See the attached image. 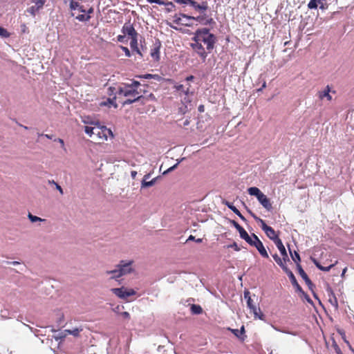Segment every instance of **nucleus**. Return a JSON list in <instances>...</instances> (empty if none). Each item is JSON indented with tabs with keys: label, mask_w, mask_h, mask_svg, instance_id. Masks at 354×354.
I'll list each match as a JSON object with an SVG mask.
<instances>
[{
	"label": "nucleus",
	"mask_w": 354,
	"mask_h": 354,
	"mask_svg": "<svg viewBox=\"0 0 354 354\" xmlns=\"http://www.w3.org/2000/svg\"><path fill=\"white\" fill-rule=\"evenodd\" d=\"M313 261L314 264L316 266V267H317L318 269H319V270H320V268H322V265L318 262V261H317V260H316V259H313Z\"/></svg>",
	"instance_id": "obj_57"
},
{
	"label": "nucleus",
	"mask_w": 354,
	"mask_h": 354,
	"mask_svg": "<svg viewBox=\"0 0 354 354\" xmlns=\"http://www.w3.org/2000/svg\"><path fill=\"white\" fill-rule=\"evenodd\" d=\"M302 293V295L304 296V298L306 299V301L310 303V304H313V301L311 300V299L309 297V296L308 295H306L303 290L302 292H301Z\"/></svg>",
	"instance_id": "obj_53"
},
{
	"label": "nucleus",
	"mask_w": 354,
	"mask_h": 354,
	"mask_svg": "<svg viewBox=\"0 0 354 354\" xmlns=\"http://www.w3.org/2000/svg\"><path fill=\"white\" fill-rule=\"evenodd\" d=\"M229 248H234L235 250L236 251H239L240 250V248L238 246V245L236 244V243L234 242L232 245H229L228 246Z\"/></svg>",
	"instance_id": "obj_55"
},
{
	"label": "nucleus",
	"mask_w": 354,
	"mask_h": 354,
	"mask_svg": "<svg viewBox=\"0 0 354 354\" xmlns=\"http://www.w3.org/2000/svg\"><path fill=\"white\" fill-rule=\"evenodd\" d=\"M161 5L165 6V11L167 12H171L175 10V5L171 1H164V3H162Z\"/></svg>",
	"instance_id": "obj_31"
},
{
	"label": "nucleus",
	"mask_w": 354,
	"mask_h": 354,
	"mask_svg": "<svg viewBox=\"0 0 354 354\" xmlns=\"http://www.w3.org/2000/svg\"><path fill=\"white\" fill-rule=\"evenodd\" d=\"M9 36H10V34L7 31V30L0 26V37H1L3 38H6V37H8Z\"/></svg>",
	"instance_id": "obj_41"
},
{
	"label": "nucleus",
	"mask_w": 354,
	"mask_h": 354,
	"mask_svg": "<svg viewBox=\"0 0 354 354\" xmlns=\"http://www.w3.org/2000/svg\"><path fill=\"white\" fill-rule=\"evenodd\" d=\"M130 46L131 48L136 51V53L142 56L141 52L138 47V36L131 38Z\"/></svg>",
	"instance_id": "obj_28"
},
{
	"label": "nucleus",
	"mask_w": 354,
	"mask_h": 354,
	"mask_svg": "<svg viewBox=\"0 0 354 354\" xmlns=\"http://www.w3.org/2000/svg\"><path fill=\"white\" fill-rule=\"evenodd\" d=\"M289 251H290V256L292 259V260L297 264V263H299L300 261H301V259H300V256L299 254H298L297 252L295 251L294 253L292 252V251L290 250V249L289 248Z\"/></svg>",
	"instance_id": "obj_37"
},
{
	"label": "nucleus",
	"mask_w": 354,
	"mask_h": 354,
	"mask_svg": "<svg viewBox=\"0 0 354 354\" xmlns=\"http://www.w3.org/2000/svg\"><path fill=\"white\" fill-rule=\"evenodd\" d=\"M113 138L111 129L104 126H95L93 140L96 142H103L108 140V138Z\"/></svg>",
	"instance_id": "obj_4"
},
{
	"label": "nucleus",
	"mask_w": 354,
	"mask_h": 354,
	"mask_svg": "<svg viewBox=\"0 0 354 354\" xmlns=\"http://www.w3.org/2000/svg\"><path fill=\"white\" fill-rule=\"evenodd\" d=\"M142 90L134 88L129 86L128 84H121L118 88L117 93L120 95L128 97L124 102L123 104H131L135 102L140 101L142 99L141 95Z\"/></svg>",
	"instance_id": "obj_2"
},
{
	"label": "nucleus",
	"mask_w": 354,
	"mask_h": 354,
	"mask_svg": "<svg viewBox=\"0 0 354 354\" xmlns=\"http://www.w3.org/2000/svg\"><path fill=\"white\" fill-rule=\"evenodd\" d=\"M248 212L252 215V216L257 221L260 222L261 223V228L266 234L267 236L272 240L274 243H276V241L277 240H281L278 235L276 234L274 229L266 224L263 220L261 218L257 217L254 213H252L250 210H248Z\"/></svg>",
	"instance_id": "obj_5"
},
{
	"label": "nucleus",
	"mask_w": 354,
	"mask_h": 354,
	"mask_svg": "<svg viewBox=\"0 0 354 354\" xmlns=\"http://www.w3.org/2000/svg\"><path fill=\"white\" fill-rule=\"evenodd\" d=\"M180 16H182L183 18H185L186 19H194V20L198 21L201 22L202 24L204 22V19H205L204 17H203V16H198L197 17H194L189 16V15L183 14V13H180Z\"/></svg>",
	"instance_id": "obj_33"
},
{
	"label": "nucleus",
	"mask_w": 354,
	"mask_h": 354,
	"mask_svg": "<svg viewBox=\"0 0 354 354\" xmlns=\"http://www.w3.org/2000/svg\"><path fill=\"white\" fill-rule=\"evenodd\" d=\"M273 259L276 261V263L283 269V270L286 272V270H289L288 267L285 265V262L282 259H281L277 254L272 255Z\"/></svg>",
	"instance_id": "obj_23"
},
{
	"label": "nucleus",
	"mask_w": 354,
	"mask_h": 354,
	"mask_svg": "<svg viewBox=\"0 0 354 354\" xmlns=\"http://www.w3.org/2000/svg\"><path fill=\"white\" fill-rule=\"evenodd\" d=\"M54 141H55V142H56V141H57V142H58L60 144L61 147H62L64 149H65L64 140H62V138H55V139H54Z\"/></svg>",
	"instance_id": "obj_51"
},
{
	"label": "nucleus",
	"mask_w": 354,
	"mask_h": 354,
	"mask_svg": "<svg viewBox=\"0 0 354 354\" xmlns=\"http://www.w3.org/2000/svg\"><path fill=\"white\" fill-rule=\"evenodd\" d=\"M313 261L314 264L316 266V267H317L318 269H319V270H320V268H322V265L318 262V261H317V260H316V259H313Z\"/></svg>",
	"instance_id": "obj_56"
},
{
	"label": "nucleus",
	"mask_w": 354,
	"mask_h": 354,
	"mask_svg": "<svg viewBox=\"0 0 354 354\" xmlns=\"http://www.w3.org/2000/svg\"><path fill=\"white\" fill-rule=\"evenodd\" d=\"M324 0H317V6L319 5V8L322 10H324L326 8L325 5L324 4Z\"/></svg>",
	"instance_id": "obj_47"
},
{
	"label": "nucleus",
	"mask_w": 354,
	"mask_h": 354,
	"mask_svg": "<svg viewBox=\"0 0 354 354\" xmlns=\"http://www.w3.org/2000/svg\"><path fill=\"white\" fill-rule=\"evenodd\" d=\"M187 241H195L196 243H201L202 239H196L195 237L193 235H190L189 238L187 239Z\"/></svg>",
	"instance_id": "obj_48"
},
{
	"label": "nucleus",
	"mask_w": 354,
	"mask_h": 354,
	"mask_svg": "<svg viewBox=\"0 0 354 354\" xmlns=\"http://www.w3.org/2000/svg\"><path fill=\"white\" fill-rule=\"evenodd\" d=\"M122 32L124 35H128L131 38L138 36V33L133 28V25L130 23H126L122 27Z\"/></svg>",
	"instance_id": "obj_12"
},
{
	"label": "nucleus",
	"mask_w": 354,
	"mask_h": 354,
	"mask_svg": "<svg viewBox=\"0 0 354 354\" xmlns=\"http://www.w3.org/2000/svg\"><path fill=\"white\" fill-rule=\"evenodd\" d=\"M138 77L140 78H145V79H155L158 80L160 78L158 75H152V74H145L143 75H139Z\"/></svg>",
	"instance_id": "obj_40"
},
{
	"label": "nucleus",
	"mask_w": 354,
	"mask_h": 354,
	"mask_svg": "<svg viewBox=\"0 0 354 354\" xmlns=\"http://www.w3.org/2000/svg\"><path fill=\"white\" fill-rule=\"evenodd\" d=\"M67 336L66 330L59 332L53 335V338L56 341H62Z\"/></svg>",
	"instance_id": "obj_34"
},
{
	"label": "nucleus",
	"mask_w": 354,
	"mask_h": 354,
	"mask_svg": "<svg viewBox=\"0 0 354 354\" xmlns=\"http://www.w3.org/2000/svg\"><path fill=\"white\" fill-rule=\"evenodd\" d=\"M151 56L156 60L160 59V45L151 49Z\"/></svg>",
	"instance_id": "obj_30"
},
{
	"label": "nucleus",
	"mask_w": 354,
	"mask_h": 354,
	"mask_svg": "<svg viewBox=\"0 0 354 354\" xmlns=\"http://www.w3.org/2000/svg\"><path fill=\"white\" fill-rule=\"evenodd\" d=\"M106 274L108 275L111 274V279H116L122 277L120 274V270L118 268H117V266H115V268L114 270H107L106 272Z\"/></svg>",
	"instance_id": "obj_29"
},
{
	"label": "nucleus",
	"mask_w": 354,
	"mask_h": 354,
	"mask_svg": "<svg viewBox=\"0 0 354 354\" xmlns=\"http://www.w3.org/2000/svg\"><path fill=\"white\" fill-rule=\"evenodd\" d=\"M94 12V9L93 7H90L88 8H86V10H85V12L84 15H90L91 14H92L93 12Z\"/></svg>",
	"instance_id": "obj_50"
},
{
	"label": "nucleus",
	"mask_w": 354,
	"mask_h": 354,
	"mask_svg": "<svg viewBox=\"0 0 354 354\" xmlns=\"http://www.w3.org/2000/svg\"><path fill=\"white\" fill-rule=\"evenodd\" d=\"M330 91V87L328 86H327L324 91L319 92V97L321 100L326 97V98H327L328 100H329V101L331 100L332 97L329 94Z\"/></svg>",
	"instance_id": "obj_24"
},
{
	"label": "nucleus",
	"mask_w": 354,
	"mask_h": 354,
	"mask_svg": "<svg viewBox=\"0 0 354 354\" xmlns=\"http://www.w3.org/2000/svg\"><path fill=\"white\" fill-rule=\"evenodd\" d=\"M317 6V0H310L308 4V8L309 9H315Z\"/></svg>",
	"instance_id": "obj_42"
},
{
	"label": "nucleus",
	"mask_w": 354,
	"mask_h": 354,
	"mask_svg": "<svg viewBox=\"0 0 354 354\" xmlns=\"http://www.w3.org/2000/svg\"><path fill=\"white\" fill-rule=\"evenodd\" d=\"M212 24H214V21L212 18H209L207 19H205L204 22L203 23V25H210Z\"/></svg>",
	"instance_id": "obj_46"
},
{
	"label": "nucleus",
	"mask_w": 354,
	"mask_h": 354,
	"mask_svg": "<svg viewBox=\"0 0 354 354\" xmlns=\"http://www.w3.org/2000/svg\"><path fill=\"white\" fill-rule=\"evenodd\" d=\"M129 86L133 87L134 88L138 89V87L140 86V84L138 81H133L131 84H128Z\"/></svg>",
	"instance_id": "obj_45"
},
{
	"label": "nucleus",
	"mask_w": 354,
	"mask_h": 354,
	"mask_svg": "<svg viewBox=\"0 0 354 354\" xmlns=\"http://www.w3.org/2000/svg\"><path fill=\"white\" fill-rule=\"evenodd\" d=\"M230 331L239 339L243 341L245 339V336L243 335L245 333V328L243 326L240 330L238 329H231L230 328Z\"/></svg>",
	"instance_id": "obj_22"
},
{
	"label": "nucleus",
	"mask_w": 354,
	"mask_h": 354,
	"mask_svg": "<svg viewBox=\"0 0 354 354\" xmlns=\"http://www.w3.org/2000/svg\"><path fill=\"white\" fill-rule=\"evenodd\" d=\"M297 270H298L299 274H300L301 278L305 281V282L308 286V287L310 288H312V287L313 286V284L299 263H297Z\"/></svg>",
	"instance_id": "obj_15"
},
{
	"label": "nucleus",
	"mask_w": 354,
	"mask_h": 354,
	"mask_svg": "<svg viewBox=\"0 0 354 354\" xmlns=\"http://www.w3.org/2000/svg\"><path fill=\"white\" fill-rule=\"evenodd\" d=\"M142 99H141V103L142 104H145L146 102V101H149V100H155V96L152 93H150L149 95H147V96H143L142 95Z\"/></svg>",
	"instance_id": "obj_39"
},
{
	"label": "nucleus",
	"mask_w": 354,
	"mask_h": 354,
	"mask_svg": "<svg viewBox=\"0 0 354 354\" xmlns=\"http://www.w3.org/2000/svg\"><path fill=\"white\" fill-rule=\"evenodd\" d=\"M53 185H55V187L56 189L60 192L61 194H64V192H63V189L61 187L60 185H59L57 183L55 182H53Z\"/></svg>",
	"instance_id": "obj_54"
},
{
	"label": "nucleus",
	"mask_w": 354,
	"mask_h": 354,
	"mask_svg": "<svg viewBox=\"0 0 354 354\" xmlns=\"http://www.w3.org/2000/svg\"><path fill=\"white\" fill-rule=\"evenodd\" d=\"M94 130H95V127H88V126H86L85 129H84L85 133L93 139L94 138Z\"/></svg>",
	"instance_id": "obj_38"
},
{
	"label": "nucleus",
	"mask_w": 354,
	"mask_h": 354,
	"mask_svg": "<svg viewBox=\"0 0 354 354\" xmlns=\"http://www.w3.org/2000/svg\"><path fill=\"white\" fill-rule=\"evenodd\" d=\"M240 237L244 239L249 245H252L254 243V239L253 234L250 236L245 230H242V232L239 234Z\"/></svg>",
	"instance_id": "obj_19"
},
{
	"label": "nucleus",
	"mask_w": 354,
	"mask_h": 354,
	"mask_svg": "<svg viewBox=\"0 0 354 354\" xmlns=\"http://www.w3.org/2000/svg\"><path fill=\"white\" fill-rule=\"evenodd\" d=\"M121 315L124 317V318H126V319H129L130 318V315L128 312H123L121 313Z\"/></svg>",
	"instance_id": "obj_59"
},
{
	"label": "nucleus",
	"mask_w": 354,
	"mask_h": 354,
	"mask_svg": "<svg viewBox=\"0 0 354 354\" xmlns=\"http://www.w3.org/2000/svg\"><path fill=\"white\" fill-rule=\"evenodd\" d=\"M46 0H34V6L29 7L27 9V12L30 13L32 16L35 17L36 13L43 8Z\"/></svg>",
	"instance_id": "obj_10"
},
{
	"label": "nucleus",
	"mask_w": 354,
	"mask_h": 354,
	"mask_svg": "<svg viewBox=\"0 0 354 354\" xmlns=\"http://www.w3.org/2000/svg\"><path fill=\"white\" fill-rule=\"evenodd\" d=\"M337 261H336L335 263H333L328 266H326V267L322 266V268H320V270H322L324 272H328L333 266H335V264H337Z\"/></svg>",
	"instance_id": "obj_44"
},
{
	"label": "nucleus",
	"mask_w": 354,
	"mask_h": 354,
	"mask_svg": "<svg viewBox=\"0 0 354 354\" xmlns=\"http://www.w3.org/2000/svg\"><path fill=\"white\" fill-rule=\"evenodd\" d=\"M189 5L200 11H205L208 8L207 2H203L201 4H198L196 1L191 0Z\"/></svg>",
	"instance_id": "obj_21"
},
{
	"label": "nucleus",
	"mask_w": 354,
	"mask_h": 354,
	"mask_svg": "<svg viewBox=\"0 0 354 354\" xmlns=\"http://www.w3.org/2000/svg\"><path fill=\"white\" fill-rule=\"evenodd\" d=\"M286 273L288 276L292 286L296 288L297 291L302 292V288L297 283V279H296L294 274L292 273V272L290 270H286Z\"/></svg>",
	"instance_id": "obj_16"
},
{
	"label": "nucleus",
	"mask_w": 354,
	"mask_h": 354,
	"mask_svg": "<svg viewBox=\"0 0 354 354\" xmlns=\"http://www.w3.org/2000/svg\"><path fill=\"white\" fill-rule=\"evenodd\" d=\"M136 175H137V171H132L131 172V176L132 178H136Z\"/></svg>",
	"instance_id": "obj_64"
},
{
	"label": "nucleus",
	"mask_w": 354,
	"mask_h": 354,
	"mask_svg": "<svg viewBox=\"0 0 354 354\" xmlns=\"http://www.w3.org/2000/svg\"><path fill=\"white\" fill-rule=\"evenodd\" d=\"M335 351H336L337 354H342L341 351H340V348L336 344H335Z\"/></svg>",
	"instance_id": "obj_63"
},
{
	"label": "nucleus",
	"mask_w": 354,
	"mask_h": 354,
	"mask_svg": "<svg viewBox=\"0 0 354 354\" xmlns=\"http://www.w3.org/2000/svg\"><path fill=\"white\" fill-rule=\"evenodd\" d=\"M225 205L229 208L234 213H235L237 216H239V218L243 220V221H245V217L241 214V213L239 211V209L235 207L231 203L228 202V201H226L225 203Z\"/></svg>",
	"instance_id": "obj_25"
},
{
	"label": "nucleus",
	"mask_w": 354,
	"mask_h": 354,
	"mask_svg": "<svg viewBox=\"0 0 354 354\" xmlns=\"http://www.w3.org/2000/svg\"><path fill=\"white\" fill-rule=\"evenodd\" d=\"M192 40L193 41L190 44L192 48L205 61L207 54L214 48L217 38L215 35L210 32L209 29L201 28L194 32Z\"/></svg>",
	"instance_id": "obj_1"
},
{
	"label": "nucleus",
	"mask_w": 354,
	"mask_h": 354,
	"mask_svg": "<svg viewBox=\"0 0 354 354\" xmlns=\"http://www.w3.org/2000/svg\"><path fill=\"white\" fill-rule=\"evenodd\" d=\"M124 39H125V35H119L118 37V40L120 42H123Z\"/></svg>",
	"instance_id": "obj_61"
},
{
	"label": "nucleus",
	"mask_w": 354,
	"mask_h": 354,
	"mask_svg": "<svg viewBox=\"0 0 354 354\" xmlns=\"http://www.w3.org/2000/svg\"><path fill=\"white\" fill-rule=\"evenodd\" d=\"M190 310L192 314L200 315L203 312V309L199 305L192 304L190 307Z\"/></svg>",
	"instance_id": "obj_32"
},
{
	"label": "nucleus",
	"mask_w": 354,
	"mask_h": 354,
	"mask_svg": "<svg viewBox=\"0 0 354 354\" xmlns=\"http://www.w3.org/2000/svg\"><path fill=\"white\" fill-rule=\"evenodd\" d=\"M276 330H278V331H280V332H282V333H288V334H290V335H295L296 334L295 333H292V332H286L285 330H280V329H278L277 328L274 327V326H272Z\"/></svg>",
	"instance_id": "obj_58"
},
{
	"label": "nucleus",
	"mask_w": 354,
	"mask_h": 354,
	"mask_svg": "<svg viewBox=\"0 0 354 354\" xmlns=\"http://www.w3.org/2000/svg\"><path fill=\"white\" fill-rule=\"evenodd\" d=\"M28 218L32 223H36V222H43L45 221L44 219L38 217L37 216L32 215L31 213H28Z\"/></svg>",
	"instance_id": "obj_36"
},
{
	"label": "nucleus",
	"mask_w": 354,
	"mask_h": 354,
	"mask_svg": "<svg viewBox=\"0 0 354 354\" xmlns=\"http://www.w3.org/2000/svg\"><path fill=\"white\" fill-rule=\"evenodd\" d=\"M111 291L118 297L122 299H127L129 297L133 296L136 294V291L134 290L128 289L124 287L112 288L111 289Z\"/></svg>",
	"instance_id": "obj_6"
},
{
	"label": "nucleus",
	"mask_w": 354,
	"mask_h": 354,
	"mask_svg": "<svg viewBox=\"0 0 354 354\" xmlns=\"http://www.w3.org/2000/svg\"><path fill=\"white\" fill-rule=\"evenodd\" d=\"M39 136H44L48 139H53V136L48 134L38 133Z\"/></svg>",
	"instance_id": "obj_60"
},
{
	"label": "nucleus",
	"mask_w": 354,
	"mask_h": 354,
	"mask_svg": "<svg viewBox=\"0 0 354 354\" xmlns=\"http://www.w3.org/2000/svg\"><path fill=\"white\" fill-rule=\"evenodd\" d=\"M248 192L250 195L256 196L257 199L263 194L261 190L256 187L248 188Z\"/></svg>",
	"instance_id": "obj_27"
},
{
	"label": "nucleus",
	"mask_w": 354,
	"mask_h": 354,
	"mask_svg": "<svg viewBox=\"0 0 354 354\" xmlns=\"http://www.w3.org/2000/svg\"><path fill=\"white\" fill-rule=\"evenodd\" d=\"M276 246L277 247L278 250H279L283 259L284 261H289V258L287 254V252L286 250V248L284 245H283V243L281 240H277L275 243Z\"/></svg>",
	"instance_id": "obj_14"
},
{
	"label": "nucleus",
	"mask_w": 354,
	"mask_h": 354,
	"mask_svg": "<svg viewBox=\"0 0 354 354\" xmlns=\"http://www.w3.org/2000/svg\"><path fill=\"white\" fill-rule=\"evenodd\" d=\"M151 176V174L149 173V174H147L144 176L142 181H141V185H140V189H145V188H147V187H152L153 186L156 181H157V179H158V177L156 178H153L152 180H149V178Z\"/></svg>",
	"instance_id": "obj_11"
},
{
	"label": "nucleus",
	"mask_w": 354,
	"mask_h": 354,
	"mask_svg": "<svg viewBox=\"0 0 354 354\" xmlns=\"http://www.w3.org/2000/svg\"><path fill=\"white\" fill-rule=\"evenodd\" d=\"M147 1L150 3H157L159 5L164 3V1H162V0H147Z\"/></svg>",
	"instance_id": "obj_52"
},
{
	"label": "nucleus",
	"mask_w": 354,
	"mask_h": 354,
	"mask_svg": "<svg viewBox=\"0 0 354 354\" xmlns=\"http://www.w3.org/2000/svg\"><path fill=\"white\" fill-rule=\"evenodd\" d=\"M133 263V261L122 260L120 261V263L117 265V268H119L122 277L131 273L133 271L132 266Z\"/></svg>",
	"instance_id": "obj_7"
},
{
	"label": "nucleus",
	"mask_w": 354,
	"mask_h": 354,
	"mask_svg": "<svg viewBox=\"0 0 354 354\" xmlns=\"http://www.w3.org/2000/svg\"><path fill=\"white\" fill-rule=\"evenodd\" d=\"M122 49L124 52L125 55L127 57H131V53H130L129 50L128 49V48L122 46Z\"/></svg>",
	"instance_id": "obj_49"
},
{
	"label": "nucleus",
	"mask_w": 354,
	"mask_h": 354,
	"mask_svg": "<svg viewBox=\"0 0 354 354\" xmlns=\"http://www.w3.org/2000/svg\"><path fill=\"white\" fill-rule=\"evenodd\" d=\"M259 202L261 204V205L268 210H270L272 209V204L270 201V199L267 198V196L263 194L260 196L259 198H258Z\"/></svg>",
	"instance_id": "obj_17"
},
{
	"label": "nucleus",
	"mask_w": 354,
	"mask_h": 354,
	"mask_svg": "<svg viewBox=\"0 0 354 354\" xmlns=\"http://www.w3.org/2000/svg\"><path fill=\"white\" fill-rule=\"evenodd\" d=\"M232 224L233 226L237 230V231L241 233L242 232V230H244L237 222L235 221H231Z\"/></svg>",
	"instance_id": "obj_43"
},
{
	"label": "nucleus",
	"mask_w": 354,
	"mask_h": 354,
	"mask_svg": "<svg viewBox=\"0 0 354 354\" xmlns=\"http://www.w3.org/2000/svg\"><path fill=\"white\" fill-rule=\"evenodd\" d=\"M247 306L250 308V312L254 314V317L255 319H259L261 320H264L265 316L261 312L259 307L256 306L252 304V300L250 297H248Z\"/></svg>",
	"instance_id": "obj_8"
},
{
	"label": "nucleus",
	"mask_w": 354,
	"mask_h": 354,
	"mask_svg": "<svg viewBox=\"0 0 354 354\" xmlns=\"http://www.w3.org/2000/svg\"><path fill=\"white\" fill-rule=\"evenodd\" d=\"M248 192L250 195L256 196L257 199L263 194L261 190L256 187L248 188Z\"/></svg>",
	"instance_id": "obj_26"
},
{
	"label": "nucleus",
	"mask_w": 354,
	"mask_h": 354,
	"mask_svg": "<svg viewBox=\"0 0 354 354\" xmlns=\"http://www.w3.org/2000/svg\"><path fill=\"white\" fill-rule=\"evenodd\" d=\"M70 8L72 11L71 16L75 17L79 21H88L91 19V15H84L86 7L77 0H71L70 2Z\"/></svg>",
	"instance_id": "obj_3"
},
{
	"label": "nucleus",
	"mask_w": 354,
	"mask_h": 354,
	"mask_svg": "<svg viewBox=\"0 0 354 354\" xmlns=\"http://www.w3.org/2000/svg\"><path fill=\"white\" fill-rule=\"evenodd\" d=\"M100 105L101 106H107L109 107L111 106H113L115 108H116L118 106L117 104L114 102V99H110V98H108L105 101L102 102L100 103Z\"/></svg>",
	"instance_id": "obj_35"
},
{
	"label": "nucleus",
	"mask_w": 354,
	"mask_h": 354,
	"mask_svg": "<svg viewBox=\"0 0 354 354\" xmlns=\"http://www.w3.org/2000/svg\"><path fill=\"white\" fill-rule=\"evenodd\" d=\"M189 19H186L180 16V14H176L173 16V22L177 25H182L187 27H191L192 25L188 22Z\"/></svg>",
	"instance_id": "obj_13"
},
{
	"label": "nucleus",
	"mask_w": 354,
	"mask_h": 354,
	"mask_svg": "<svg viewBox=\"0 0 354 354\" xmlns=\"http://www.w3.org/2000/svg\"><path fill=\"white\" fill-rule=\"evenodd\" d=\"M84 330V328L82 326H80L77 327L73 328L71 329H66V332L68 335H71L73 337H79L80 333Z\"/></svg>",
	"instance_id": "obj_20"
},
{
	"label": "nucleus",
	"mask_w": 354,
	"mask_h": 354,
	"mask_svg": "<svg viewBox=\"0 0 354 354\" xmlns=\"http://www.w3.org/2000/svg\"><path fill=\"white\" fill-rule=\"evenodd\" d=\"M174 87L177 91L183 93L185 95H188L190 93V85L189 83H187V85L176 84Z\"/></svg>",
	"instance_id": "obj_18"
},
{
	"label": "nucleus",
	"mask_w": 354,
	"mask_h": 354,
	"mask_svg": "<svg viewBox=\"0 0 354 354\" xmlns=\"http://www.w3.org/2000/svg\"><path fill=\"white\" fill-rule=\"evenodd\" d=\"M253 237L254 239V243L252 244V246H254L257 248V250L259 251L260 254L264 257V258H268V254L264 248L262 242L259 239L257 235L253 234Z\"/></svg>",
	"instance_id": "obj_9"
},
{
	"label": "nucleus",
	"mask_w": 354,
	"mask_h": 354,
	"mask_svg": "<svg viewBox=\"0 0 354 354\" xmlns=\"http://www.w3.org/2000/svg\"><path fill=\"white\" fill-rule=\"evenodd\" d=\"M167 24L169 27H171V28H173V29H174V30H179L176 26H175L172 25V24H171V23H169V22H167Z\"/></svg>",
	"instance_id": "obj_62"
}]
</instances>
